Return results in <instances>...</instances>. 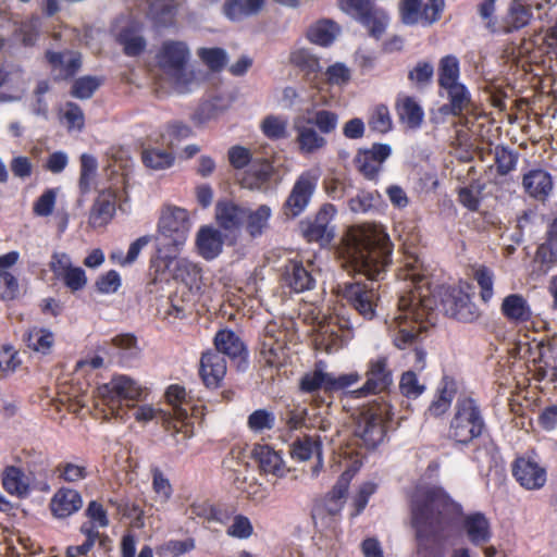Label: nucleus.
I'll return each mask as SVG.
<instances>
[{"mask_svg":"<svg viewBox=\"0 0 557 557\" xmlns=\"http://www.w3.org/2000/svg\"><path fill=\"white\" fill-rule=\"evenodd\" d=\"M392 244L382 226H351L343 238L341 255L349 270L376 280L391 262Z\"/></svg>","mask_w":557,"mask_h":557,"instance_id":"obj_1","label":"nucleus"},{"mask_svg":"<svg viewBox=\"0 0 557 557\" xmlns=\"http://www.w3.org/2000/svg\"><path fill=\"white\" fill-rule=\"evenodd\" d=\"M461 513V506L441 487H420L411 503V523L419 548L424 541L435 539Z\"/></svg>","mask_w":557,"mask_h":557,"instance_id":"obj_2","label":"nucleus"},{"mask_svg":"<svg viewBox=\"0 0 557 557\" xmlns=\"http://www.w3.org/2000/svg\"><path fill=\"white\" fill-rule=\"evenodd\" d=\"M431 319L430 299L412 292L401 296L395 315L386 322L394 345L399 349L412 345L418 334L428 329Z\"/></svg>","mask_w":557,"mask_h":557,"instance_id":"obj_3","label":"nucleus"},{"mask_svg":"<svg viewBox=\"0 0 557 557\" xmlns=\"http://www.w3.org/2000/svg\"><path fill=\"white\" fill-rule=\"evenodd\" d=\"M485 421L479 404L471 397L457 399L450 420L448 436L457 444L467 445L480 437Z\"/></svg>","mask_w":557,"mask_h":557,"instance_id":"obj_4","label":"nucleus"},{"mask_svg":"<svg viewBox=\"0 0 557 557\" xmlns=\"http://www.w3.org/2000/svg\"><path fill=\"white\" fill-rule=\"evenodd\" d=\"M392 414V407L387 403H374L362 407L355 418V436L368 448L376 447L384 440L385 424Z\"/></svg>","mask_w":557,"mask_h":557,"instance_id":"obj_5","label":"nucleus"},{"mask_svg":"<svg viewBox=\"0 0 557 557\" xmlns=\"http://www.w3.org/2000/svg\"><path fill=\"white\" fill-rule=\"evenodd\" d=\"M147 393L145 386L125 374L113 375L108 383L97 387V397L115 417L120 416L123 401H140Z\"/></svg>","mask_w":557,"mask_h":557,"instance_id":"obj_6","label":"nucleus"},{"mask_svg":"<svg viewBox=\"0 0 557 557\" xmlns=\"http://www.w3.org/2000/svg\"><path fill=\"white\" fill-rule=\"evenodd\" d=\"M190 230L191 220L186 209L173 205L161 208L157 238L165 240L173 252H177L185 245Z\"/></svg>","mask_w":557,"mask_h":557,"instance_id":"obj_7","label":"nucleus"},{"mask_svg":"<svg viewBox=\"0 0 557 557\" xmlns=\"http://www.w3.org/2000/svg\"><path fill=\"white\" fill-rule=\"evenodd\" d=\"M444 8V0H401L400 18L406 25L430 26L440 20Z\"/></svg>","mask_w":557,"mask_h":557,"instance_id":"obj_8","label":"nucleus"},{"mask_svg":"<svg viewBox=\"0 0 557 557\" xmlns=\"http://www.w3.org/2000/svg\"><path fill=\"white\" fill-rule=\"evenodd\" d=\"M440 306L446 315L458 321L471 323L481 312L470 296L460 288H446L441 293Z\"/></svg>","mask_w":557,"mask_h":557,"instance_id":"obj_9","label":"nucleus"},{"mask_svg":"<svg viewBox=\"0 0 557 557\" xmlns=\"http://www.w3.org/2000/svg\"><path fill=\"white\" fill-rule=\"evenodd\" d=\"M339 288L343 297L360 315L367 320L375 317L379 294L373 283H346Z\"/></svg>","mask_w":557,"mask_h":557,"instance_id":"obj_10","label":"nucleus"},{"mask_svg":"<svg viewBox=\"0 0 557 557\" xmlns=\"http://www.w3.org/2000/svg\"><path fill=\"white\" fill-rule=\"evenodd\" d=\"M366 379L364 384L360 388L352 391V395L356 398L386 391L393 384V373L388 368L387 357L379 356L371 359L368 362Z\"/></svg>","mask_w":557,"mask_h":557,"instance_id":"obj_11","label":"nucleus"},{"mask_svg":"<svg viewBox=\"0 0 557 557\" xmlns=\"http://www.w3.org/2000/svg\"><path fill=\"white\" fill-rule=\"evenodd\" d=\"M319 180L315 171L302 172L296 180L285 202L286 214L298 216L310 203Z\"/></svg>","mask_w":557,"mask_h":557,"instance_id":"obj_12","label":"nucleus"},{"mask_svg":"<svg viewBox=\"0 0 557 557\" xmlns=\"http://www.w3.org/2000/svg\"><path fill=\"white\" fill-rule=\"evenodd\" d=\"M512 475L528 491L540 490L547 481L546 468L535 454L518 457L512 463Z\"/></svg>","mask_w":557,"mask_h":557,"instance_id":"obj_13","label":"nucleus"},{"mask_svg":"<svg viewBox=\"0 0 557 557\" xmlns=\"http://www.w3.org/2000/svg\"><path fill=\"white\" fill-rule=\"evenodd\" d=\"M337 214L335 206L324 203L312 220L302 223L301 230L304 236L309 242H318L321 245H327L335 235V226L332 224Z\"/></svg>","mask_w":557,"mask_h":557,"instance_id":"obj_14","label":"nucleus"},{"mask_svg":"<svg viewBox=\"0 0 557 557\" xmlns=\"http://www.w3.org/2000/svg\"><path fill=\"white\" fill-rule=\"evenodd\" d=\"M50 270L54 277L73 293L82 290L87 285L84 269L74 267L70 256L65 252H54L50 261Z\"/></svg>","mask_w":557,"mask_h":557,"instance_id":"obj_15","label":"nucleus"},{"mask_svg":"<svg viewBox=\"0 0 557 557\" xmlns=\"http://www.w3.org/2000/svg\"><path fill=\"white\" fill-rule=\"evenodd\" d=\"M165 398L171 406V411L168 413H170L173 429L177 433H183L184 437H189L188 420L191 406L186 399L185 388L178 385H171L165 393Z\"/></svg>","mask_w":557,"mask_h":557,"instance_id":"obj_16","label":"nucleus"},{"mask_svg":"<svg viewBox=\"0 0 557 557\" xmlns=\"http://www.w3.org/2000/svg\"><path fill=\"white\" fill-rule=\"evenodd\" d=\"M168 267L173 278L183 284L188 295L196 297L201 293L203 287L202 270L197 263L186 258H172Z\"/></svg>","mask_w":557,"mask_h":557,"instance_id":"obj_17","label":"nucleus"},{"mask_svg":"<svg viewBox=\"0 0 557 557\" xmlns=\"http://www.w3.org/2000/svg\"><path fill=\"white\" fill-rule=\"evenodd\" d=\"M293 127L296 133L295 141L298 150L302 154H312L327 145V140L315 127H313L305 116L294 119Z\"/></svg>","mask_w":557,"mask_h":557,"instance_id":"obj_18","label":"nucleus"},{"mask_svg":"<svg viewBox=\"0 0 557 557\" xmlns=\"http://www.w3.org/2000/svg\"><path fill=\"white\" fill-rule=\"evenodd\" d=\"M25 73L16 66L0 67V101H16L26 90Z\"/></svg>","mask_w":557,"mask_h":557,"instance_id":"obj_19","label":"nucleus"},{"mask_svg":"<svg viewBox=\"0 0 557 557\" xmlns=\"http://www.w3.org/2000/svg\"><path fill=\"white\" fill-rule=\"evenodd\" d=\"M391 153L392 147L388 144H374L370 149L358 152L357 168L366 177L374 178Z\"/></svg>","mask_w":557,"mask_h":557,"instance_id":"obj_20","label":"nucleus"},{"mask_svg":"<svg viewBox=\"0 0 557 557\" xmlns=\"http://www.w3.org/2000/svg\"><path fill=\"white\" fill-rule=\"evenodd\" d=\"M116 211V190L112 187L102 189L94 201L88 222L92 227L107 225Z\"/></svg>","mask_w":557,"mask_h":557,"instance_id":"obj_21","label":"nucleus"},{"mask_svg":"<svg viewBox=\"0 0 557 557\" xmlns=\"http://www.w3.org/2000/svg\"><path fill=\"white\" fill-rule=\"evenodd\" d=\"M83 507L79 492L70 487L59 488L50 499L49 508L57 519H65Z\"/></svg>","mask_w":557,"mask_h":557,"instance_id":"obj_22","label":"nucleus"},{"mask_svg":"<svg viewBox=\"0 0 557 557\" xmlns=\"http://www.w3.org/2000/svg\"><path fill=\"white\" fill-rule=\"evenodd\" d=\"M189 54V50L184 42L165 41L158 53V63L163 73L168 75L186 65Z\"/></svg>","mask_w":557,"mask_h":557,"instance_id":"obj_23","label":"nucleus"},{"mask_svg":"<svg viewBox=\"0 0 557 557\" xmlns=\"http://www.w3.org/2000/svg\"><path fill=\"white\" fill-rule=\"evenodd\" d=\"M226 362L223 356L215 351L202 354L200 359V375L208 387H218L225 376Z\"/></svg>","mask_w":557,"mask_h":557,"instance_id":"obj_24","label":"nucleus"},{"mask_svg":"<svg viewBox=\"0 0 557 557\" xmlns=\"http://www.w3.org/2000/svg\"><path fill=\"white\" fill-rule=\"evenodd\" d=\"M252 456L258 461L261 471L283 478L286 473L285 462L281 454L269 445L258 444L252 449Z\"/></svg>","mask_w":557,"mask_h":557,"instance_id":"obj_25","label":"nucleus"},{"mask_svg":"<svg viewBox=\"0 0 557 557\" xmlns=\"http://www.w3.org/2000/svg\"><path fill=\"white\" fill-rule=\"evenodd\" d=\"M283 280L285 285L295 293L310 290L315 285V278L311 271L301 262L296 261L289 262L285 267Z\"/></svg>","mask_w":557,"mask_h":557,"instance_id":"obj_26","label":"nucleus"},{"mask_svg":"<svg viewBox=\"0 0 557 557\" xmlns=\"http://www.w3.org/2000/svg\"><path fill=\"white\" fill-rule=\"evenodd\" d=\"M223 236L221 232L211 226H202L196 236L198 253L206 260L215 259L223 248Z\"/></svg>","mask_w":557,"mask_h":557,"instance_id":"obj_27","label":"nucleus"},{"mask_svg":"<svg viewBox=\"0 0 557 557\" xmlns=\"http://www.w3.org/2000/svg\"><path fill=\"white\" fill-rule=\"evenodd\" d=\"M273 174V165L267 160H259L253 162L245 173L242 184L251 190L267 191Z\"/></svg>","mask_w":557,"mask_h":557,"instance_id":"obj_28","label":"nucleus"},{"mask_svg":"<svg viewBox=\"0 0 557 557\" xmlns=\"http://www.w3.org/2000/svg\"><path fill=\"white\" fill-rule=\"evenodd\" d=\"M502 314L511 323L520 324L532 318V310L528 300L520 294L506 296L500 305Z\"/></svg>","mask_w":557,"mask_h":557,"instance_id":"obj_29","label":"nucleus"},{"mask_svg":"<svg viewBox=\"0 0 557 557\" xmlns=\"http://www.w3.org/2000/svg\"><path fill=\"white\" fill-rule=\"evenodd\" d=\"M396 110L400 122L408 128L416 129L421 126L424 112L414 98L399 95L396 100Z\"/></svg>","mask_w":557,"mask_h":557,"instance_id":"obj_30","label":"nucleus"},{"mask_svg":"<svg viewBox=\"0 0 557 557\" xmlns=\"http://www.w3.org/2000/svg\"><path fill=\"white\" fill-rule=\"evenodd\" d=\"M247 210L232 200H219L215 205V219L224 230H235L240 226Z\"/></svg>","mask_w":557,"mask_h":557,"instance_id":"obj_31","label":"nucleus"},{"mask_svg":"<svg viewBox=\"0 0 557 557\" xmlns=\"http://www.w3.org/2000/svg\"><path fill=\"white\" fill-rule=\"evenodd\" d=\"M463 529L468 539L474 545H483L492 536L490 521L482 512L468 515L463 520Z\"/></svg>","mask_w":557,"mask_h":557,"instance_id":"obj_32","label":"nucleus"},{"mask_svg":"<svg viewBox=\"0 0 557 557\" xmlns=\"http://www.w3.org/2000/svg\"><path fill=\"white\" fill-rule=\"evenodd\" d=\"M522 185L533 198L545 199L553 189L550 175L544 170H532L524 174Z\"/></svg>","mask_w":557,"mask_h":557,"instance_id":"obj_33","label":"nucleus"},{"mask_svg":"<svg viewBox=\"0 0 557 557\" xmlns=\"http://www.w3.org/2000/svg\"><path fill=\"white\" fill-rule=\"evenodd\" d=\"M25 342L32 352L48 356L54 347V334L49 329L34 326L25 335Z\"/></svg>","mask_w":557,"mask_h":557,"instance_id":"obj_34","label":"nucleus"},{"mask_svg":"<svg viewBox=\"0 0 557 557\" xmlns=\"http://www.w3.org/2000/svg\"><path fill=\"white\" fill-rule=\"evenodd\" d=\"M215 352L223 354L232 359L245 354V346L239 336L232 330H220L214 336Z\"/></svg>","mask_w":557,"mask_h":557,"instance_id":"obj_35","label":"nucleus"},{"mask_svg":"<svg viewBox=\"0 0 557 557\" xmlns=\"http://www.w3.org/2000/svg\"><path fill=\"white\" fill-rule=\"evenodd\" d=\"M2 486L12 496L25 497L29 493V483L25 473L17 467L9 466L4 468L2 475Z\"/></svg>","mask_w":557,"mask_h":557,"instance_id":"obj_36","label":"nucleus"},{"mask_svg":"<svg viewBox=\"0 0 557 557\" xmlns=\"http://www.w3.org/2000/svg\"><path fill=\"white\" fill-rule=\"evenodd\" d=\"M264 5V0H227L224 3V14L231 21H242L258 14Z\"/></svg>","mask_w":557,"mask_h":557,"instance_id":"obj_37","label":"nucleus"},{"mask_svg":"<svg viewBox=\"0 0 557 557\" xmlns=\"http://www.w3.org/2000/svg\"><path fill=\"white\" fill-rule=\"evenodd\" d=\"M196 297L190 296L187 292L177 290L169 300L164 310V319L176 320L188 317L194 308Z\"/></svg>","mask_w":557,"mask_h":557,"instance_id":"obj_38","label":"nucleus"},{"mask_svg":"<svg viewBox=\"0 0 557 557\" xmlns=\"http://www.w3.org/2000/svg\"><path fill=\"white\" fill-rule=\"evenodd\" d=\"M339 26L331 20H321L312 24L308 32L307 38L319 46H330L339 34Z\"/></svg>","mask_w":557,"mask_h":557,"instance_id":"obj_39","label":"nucleus"},{"mask_svg":"<svg viewBox=\"0 0 557 557\" xmlns=\"http://www.w3.org/2000/svg\"><path fill=\"white\" fill-rule=\"evenodd\" d=\"M443 89L446 91L449 101L443 110L447 108L449 113L457 116L470 108L471 94L462 83H458Z\"/></svg>","mask_w":557,"mask_h":557,"instance_id":"obj_40","label":"nucleus"},{"mask_svg":"<svg viewBox=\"0 0 557 557\" xmlns=\"http://www.w3.org/2000/svg\"><path fill=\"white\" fill-rule=\"evenodd\" d=\"M355 474V471L347 470L342 473L337 482L330 492L327 499V510L336 516L341 512L345 505L346 496L348 493L349 484Z\"/></svg>","mask_w":557,"mask_h":557,"instance_id":"obj_41","label":"nucleus"},{"mask_svg":"<svg viewBox=\"0 0 557 557\" xmlns=\"http://www.w3.org/2000/svg\"><path fill=\"white\" fill-rule=\"evenodd\" d=\"M314 455L318 458L322 455L320 436H304L296 440L290 447V456L297 461H307Z\"/></svg>","mask_w":557,"mask_h":557,"instance_id":"obj_42","label":"nucleus"},{"mask_svg":"<svg viewBox=\"0 0 557 557\" xmlns=\"http://www.w3.org/2000/svg\"><path fill=\"white\" fill-rule=\"evenodd\" d=\"M305 120L315 127L321 134L329 135L338 126V114L326 109L308 110Z\"/></svg>","mask_w":557,"mask_h":557,"instance_id":"obj_43","label":"nucleus"},{"mask_svg":"<svg viewBox=\"0 0 557 557\" xmlns=\"http://www.w3.org/2000/svg\"><path fill=\"white\" fill-rule=\"evenodd\" d=\"M47 59L54 69L61 70L64 77L74 75L82 65L81 54L73 51L64 53L47 52Z\"/></svg>","mask_w":557,"mask_h":557,"instance_id":"obj_44","label":"nucleus"},{"mask_svg":"<svg viewBox=\"0 0 557 557\" xmlns=\"http://www.w3.org/2000/svg\"><path fill=\"white\" fill-rule=\"evenodd\" d=\"M330 373L324 371L322 362L318 363L313 371L306 373L299 383L300 389L305 393H315L329 391Z\"/></svg>","mask_w":557,"mask_h":557,"instance_id":"obj_45","label":"nucleus"},{"mask_svg":"<svg viewBox=\"0 0 557 557\" xmlns=\"http://www.w3.org/2000/svg\"><path fill=\"white\" fill-rule=\"evenodd\" d=\"M358 22L368 29L371 36L380 38L387 28L388 15L384 10L373 5Z\"/></svg>","mask_w":557,"mask_h":557,"instance_id":"obj_46","label":"nucleus"},{"mask_svg":"<svg viewBox=\"0 0 557 557\" xmlns=\"http://www.w3.org/2000/svg\"><path fill=\"white\" fill-rule=\"evenodd\" d=\"M459 61L455 55H445L438 64V85L441 88L460 83Z\"/></svg>","mask_w":557,"mask_h":557,"instance_id":"obj_47","label":"nucleus"},{"mask_svg":"<svg viewBox=\"0 0 557 557\" xmlns=\"http://www.w3.org/2000/svg\"><path fill=\"white\" fill-rule=\"evenodd\" d=\"M260 128L265 137L271 140H280L288 137V119L283 115H267L261 124Z\"/></svg>","mask_w":557,"mask_h":557,"instance_id":"obj_48","label":"nucleus"},{"mask_svg":"<svg viewBox=\"0 0 557 557\" xmlns=\"http://www.w3.org/2000/svg\"><path fill=\"white\" fill-rule=\"evenodd\" d=\"M272 211L270 207L267 205H262L258 207L253 211H248L246 213V230L252 236H260L263 231L269 225V220L271 218Z\"/></svg>","mask_w":557,"mask_h":557,"instance_id":"obj_49","label":"nucleus"},{"mask_svg":"<svg viewBox=\"0 0 557 557\" xmlns=\"http://www.w3.org/2000/svg\"><path fill=\"white\" fill-rule=\"evenodd\" d=\"M107 345L116 350V354L124 360L135 359L140 354L137 339L132 334L116 335Z\"/></svg>","mask_w":557,"mask_h":557,"instance_id":"obj_50","label":"nucleus"},{"mask_svg":"<svg viewBox=\"0 0 557 557\" xmlns=\"http://www.w3.org/2000/svg\"><path fill=\"white\" fill-rule=\"evenodd\" d=\"M175 91L187 94L198 86V79L195 72L187 67V64L166 75Z\"/></svg>","mask_w":557,"mask_h":557,"instance_id":"obj_51","label":"nucleus"},{"mask_svg":"<svg viewBox=\"0 0 557 557\" xmlns=\"http://www.w3.org/2000/svg\"><path fill=\"white\" fill-rule=\"evenodd\" d=\"M152 473V491L153 503L157 506H164L172 497L173 488L170 480L163 474L159 468H153Z\"/></svg>","mask_w":557,"mask_h":557,"instance_id":"obj_52","label":"nucleus"},{"mask_svg":"<svg viewBox=\"0 0 557 557\" xmlns=\"http://www.w3.org/2000/svg\"><path fill=\"white\" fill-rule=\"evenodd\" d=\"M98 162L95 157L83 153L81 157V173L78 187L82 194H88L95 183Z\"/></svg>","mask_w":557,"mask_h":557,"instance_id":"obj_53","label":"nucleus"},{"mask_svg":"<svg viewBox=\"0 0 557 557\" xmlns=\"http://www.w3.org/2000/svg\"><path fill=\"white\" fill-rule=\"evenodd\" d=\"M289 62L307 73L321 70L319 59L307 48L295 47L289 53Z\"/></svg>","mask_w":557,"mask_h":557,"instance_id":"obj_54","label":"nucleus"},{"mask_svg":"<svg viewBox=\"0 0 557 557\" xmlns=\"http://www.w3.org/2000/svg\"><path fill=\"white\" fill-rule=\"evenodd\" d=\"M151 240V235L140 236L129 245L128 251L125 256L123 251L120 250L112 252L110 258L112 261L122 267L131 265L137 260L143 248H145Z\"/></svg>","mask_w":557,"mask_h":557,"instance_id":"obj_55","label":"nucleus"},{"mask_svg":"<svg viewBox=\"0 0 557 557\" xmlns=\"http://www.w3.org/2000/svg\"><path fill=\"white\" fill-rule=\"evenodd\" d=\"M85 516L88 520L82 525L89 527L94 533H99V528H107L109 525L107 510L97 500H91L88 504L85 510Z\"/></svg>","mask_w":557,"mask_h":557,"instance_id":"obj_56","label":"nucleus"},{"mask_svg":"<svg viewBox=\"0 0 557 557\" xmlns=\"http://www.w3.org/2000/svg\"><path fill=\"white\" fill-rule=\"evenodd\" d=\"M132 407L134 408V413H133L134 419L137 422H139L141 424H146L154 419H161L168 430L173 428L171 424V421H170V413H166L165 411L154 408L152 405H148V404L140 405L137 407L132 405Z\"/></svg>","mask_w":557,"mask_h":557,"instance_id":"obj_57","label":"nucleus"},{"mask_svg":"<svg viewBox=\"0 0 557 557\" xmlns=\"http://www.w3.org/2000/svg\"><path fill=\"white\" fill-rule=\"evenodd\" d=\"M474 278L480 287V297L488 304L494 296V273L486 267H479L474 271Z\"/></svg>","mask_w":557,"mask_h":557,"instance_id":"obj_58","label":"nucleus"},{"mask_svg":"<svg viewBox=\"0 0 557 557\" xmlns=\"http://www.w3.org/2000/svg\"><path fill=\"white\" fill-rule=\"evenodd\" d=\"M369 126L371 129L385 134L392 129L393 121L389 110L386 106H376L369 117Z\"/></svg>","mask_w":557,"mask_h":557,"instance_id":"obj_59","label":"nucleus"},{"mask_svg":"<svg viewBox=\"0 0 557 557\" xmlns=\"http://www.w3.org/2000/svg\"><path fill=\"white\" fill-rule=\"evenodd\" d=\"M58 191V188L46 189L33 205L34 214L41 218L51 215L55 207Z\"/></svg>","mask_w":557,"mask_h":557,"instance_id":"obj_60","label":"nucleus"},{"mask_svg":"<svg viewBox=\"0 0 557 557\" xmlns=\"http://www.w3.org/2000/svg\"><path fill=\"white\" fill-rule=\"evenodd\" d=\"M198 55L212 71H221L227 61V53L221 48H201Z\"/></svg>","mask_w":557,"mask_h":557,"instance_id":"obj_61","label":"nucleus"},{"mask_svg":"<svg viewBox=\"0 0 557 557\" xmlns=\"http://www.w3.org/2000/svg\"><path fill=\"white\" fill-rule=\"evenodd\" d=\"M195 548L193 539L172 540L158 548V554L163 557H178Z\"/></svg>","mask_w":557,"mask_h":557,"instance_id":"obj_62","label":"nucleus"},{"mask_svg":"<svg viewBox=\"0 0 557 557\" xmlns=\"http://www.w3.org/2000/svg\"><path fill=\"white\" fill-rule=\"evenodd\" d=\"M144 163L153 170H162L169 168L173 163V156L161 149H149L143 153Z\"/></svg>","mask_w":557,"mask_h":557,"instance_id":"obj_63","label":"nucleus"},{"mask_svg":"<svg viewBox=\"0 0 557 557\" xmlns=\"http://www.w3.org/2000/svg\"><path fill=\"white\" fill-rule=\"evenodd\" d=\"M274 414L265 409L255 410L249 414L247 420L248 428L256 433L264 430H271L274 426Z\"/></svg>","mask_w":557,"mask_h":557,"instance_id":"obj_64","label":"nucleus"}]
</instances>
